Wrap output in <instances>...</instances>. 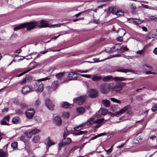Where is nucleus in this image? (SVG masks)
<instances>
[{"label":"nucleus","instance_id":"nucleus-1","mask_svg":"<svg viewBox=\"0 0 157 157\" xmlns=\"http://www.w3.org/2000/svg\"><path fill=\"white\" fill-rule=\"evenodd\" d=\"M38 23L37 22H30L23 23L18 26L15 27L14 29V31L22 29L27 26V29L29 31L32 29H33L35 26L38 25Z\"/></svg>","mask_w":157,"mask_h":157},{"label":"nucleus","instance_id":"nucleus-2","mask_svg":"<svg viewBox=\"0 0 157 157\" xmlns=\"http://www.w3.org/2000/svg\"><path fill=\"white\" fill-rule=\"evenodd\" d=\"M101 92L103 94H108L110 91L111 86L109 84L106 83H102L101 84L99 87Z\"/></svg>","mask_w":157,"mask_h":157},{"label":"nucleus","instance_id":"nucleus-3","mask_svg":"<svg viewBox=\"0 0 157 157\" xmlns=\"http://www.w3.org/2000/svg\"><path fill=\"white\" fill-rule=\"evenodd\" d=\"M125 85V83L124 82L117 83L112 87H111L112 91H114L117 94H121L122 93L121 91Z\"/></svg>","mask_w":157,"mask_h":157},{"label":"nucleus","instance_id":"nucleus-4","mask_svg":"<svg viewBox=\"0 0 157 157\" xmlns=\"http://www.w3.org/2000/svg\"><path fill=\"white\" fill-rule=\"evenodd\" d=\"M102 80L104 82H108L113 80L116 81H122L126 80V78L123 77H115L114 78L111 75H108L103 77Z\"/></svg>","mask_w":157,"mask_h":157},{"label":"nucleus","instance_id":"nucleus-5","mask_svg":"<svg viewBox=\"0 0 157 157\" xmlns=\"http://www.w3.org/2000/svg\"><path fill=\"white\" fill-rule=\"evenodd\" d=\"M86 98L85 95L81 96L79 97L74 98L73 101L74 102H75L77 104L81 105L84 102Z\"/></svg>","mask_w":157,"mask_h":157},{"label":"nucleus","instance_id":"nucleus-6","mask_svg":"<svg viewBox=\"0 0 157 157\" xmlns=\"http://www.w3.org/2000/svg\"><path fill=\"white\" fill-rule=\"evenodd\" d=\"M130 105H128L125 106L123 108H122L119 111H117L115 112V113H113V116H117L118 115H121L123 113L126 112V111H128L130 109Z\"/></svg>","mask_w":157,"mask_h":157},{"label":"nucleus","instance_id":"nucleus-7","mask_svg":"<svg viewBox=\"0 0 157 157\" xmlns=\"http://www.w3.org/2000/svg\"><path fill=\"white\" fill-rule=\"evenodd\" d=\"M34 90L33 87L31 86L26 85L23 87L21 91L22 93L25 94L29 92L34 91Z\"/></svg>","mask_w":157,"mask_h":157},{"label":"nucleus","instance_id":"nucleus-8","mask_svg":"<svg viewBox=\"0 0 157 157\" xmlns=\"http://www.w3.org/2000/svg\"><path fill=\"white\" fill-rule=\"evenodd\" d=\"M43 84L41 82H39L34 85V89L38 92H42L43 90Z\"/></svg>","mask_w":157,"mask_h":157},{"label":"nucleus","instance_id":"nucleus-9","mask_svg":"<svg viewBox=\"0 0 157 157\" xmlns=\"http://www.w3.org/2000/svg\"><path fill=\"white\" fill-rule=\"evenodd\" d=\"M35 112V110L33 109H30L26 111L25 113L28 118L31 119L34 116Z\"/></svg>","mask_w":157,"mask_h":157},{"label":"nucleus","instance_id":"nucleus-10","mask_svg":"<svg viewBox=\"0 0 157 157\" xmlns=\"http://www.w3.org/2000/svg\"><path fill=\"white\" fill-rule=\"evenodd\" d=\"M78 74L73 72H70L67 75L68 80H75L78 77Z\"/></svg>","mask_w":157,"mask_h":157},{"label":"nucleus","instance_id":"nucleus-11","mask_svg":"<svg viewBox=\"0 0 157 157\" xmlns=\"http://www.w3.org/2000/svg\"><path fill=\"white\" fill-rule=\"evenodd\" d=\"M82 127V125L80 124L78 126H76L74 128V130L75 131H77L78 132H75L74 134L75 135H82L83 134L85 133L86 132H87L86 131H79V128H81Z\"/></svg>","mask_w":157,"mask_h":157},{"label":"nucleus","instance_id":"nucleus-12","mask_svg":"<svg viewBox=\"0 0 157 157\" xmlns=\"http://www.w3.org/2000/svg\"><path fill=\"white\" fill-rule=\"evenodd\" d=\"M129 22L132 23L134 25L140 24L143 22L144 21L139 19L135 18H130L128 20Z\"/></svg>","mask_w":157,"mask_h":157},{"label":"nucleus","instance_id":"nucleus-13","mask_svg":"<svg viewBox=\"0 0 157 157\" xmlns=\"http://www.w3.org/2000/svg\"><path fill=\"white\" fill-rule=\"evenodd\" d=\"M46 105L47 108L50 110H53L54 105L52 102L48 99H47L45 100Z\"/></svg>","mask_w":157,"mask_h":157},{"label":"nucleus","instance_id":"nucleus-14","mask_svg":"<svg viewBox=\"0 0 157 157\" xmlns=\"http://www.w3.org/2000/svg\"><path fill=\"white\" fill-rule=\"evenodd\" d=\"M10 117L7 115L0 122V124L2 125H9V122L10 121Z\"/></svg>","mask_w":157,"mask_h":157},{"label":"nucleus","instance_id":"nucleus-15","mask_svg":"<svg viewBox=\"0 0 157 157\" xmlns=\"http://www.w3.org/2000/svg\"><path fill=\"white\" fill-rule=\"evenodd\" d=\"M89 96L91 98H94L97 96L98 93L96 90L92 89L90 90L89 92Z\"/></svg>","mask_w":157,"mask_h":157},{"label":"nucleus","instance_id":"nucleus-16","mask_svg":"<svg viewBox=\"0 0 157 157\" xmlns=\"http://www.w3.org/2000/svg\"><path fill=\"white\" fill-rule=\"evenodd\" d=\"M54 122L58 126H60L62 124V120L59 116L55 117L53 119Z\"/></svg>","mask_w":157,"mask_h":157},{"label":"nucleus","instance_id":"nucleus-17","mask_svg":"<svg viewBox=\"0 0 157 157\" xmlns=\"http://www.w3.org/2000/svg\"><path fill=\"white\" fill-rule=\"evenodd\" d=\"M91 79L94 81L97 82L101 80L102 79V78L100 75H98V74H95L91 75Z\"/></svg>","mask_w":157,"mask_h":157},{"label":"nucleus","instance_id":"nucleus-18","mask_svg":"<svg viewBox=\"0 0 157 157\" xmlns=\"http://www.w3.org/2000/svg\"><path fill=\"white\" fill-rule=\"evenodd\" d=\"M97 121H96L95 118L94 117H91L86 122V123L88 126H91L93 124L96 122Z\"/></svg>","mask_w":157,"mask_h":157},{"label":"nucleus","instance_id":"nucleus-19","mask_svg":"<svg viewBox=\"0 0 157 157\" xmlns=\"http://www.w3.org/2000/svg\"><path fill=\"white\" fill-rule=\"evenodd\" d=\"M122 48V46H120L119 44H116L114 47H113L112 48H109L108 51H107V52H109V51H111L112 52H113L114 51L113 50V49H115V51H117L121 49Z\"/></svg>","mask_w":157,"mask_h":157},{"label":"nucleus","instance_id":"nucleus-20","mask_svg":"<svg viewBox=\"0 0 157 157\" xmlns=\"http://www.w3.org/2000/svg\"><path fill=\"white\" fill-rule=\"evenodd\" d=\"M40 25H39V26L40 28H44L47 27L48 26V22L47 21L44 20H42L40 22Z\"/></svg>","mask_w":157,"mask_h":157},{"label":"nucleus","instance_id":"nucleus-21","mask_svg":"<svg viewBox=\"0 0 157 157\" xmlns=\"http://www.w3.org/2000/svg\"><path fill=\"white\" fill-rule=\"evenodd\" d=\"M104 120V119L103 118H101V119L96 120V121H97V122L95 123H97V124L95 126V128H97L99 127L101 125Z\"/></svg>","mask_w":157,"mask_h":157},{"label":"nucleus","instance_id":"nucleus-22","mask_svg":"<svg viewBox=\"0 0 157 157\" xmlns=\"http://www.w3.org/2000/svg\"><path fill=\"white\" fill-rule=\"evenodd\" d=\"M31 137L29 136L28 134H25L24 135L21 136L20 137V140L22 141L25 142L27 140H29Z\"/></svg>","mask_w":157,"mask_h":157},{"label":"nucleus","instance_id":"nucleus-23","mask_svg":"<svg viewBox=\"0 0 157 157\" xmlns=\"http://www.w3.org/2000/svg\"><path fill=\"white\" fill-rule=\"evenodd\" d=\"M76 111L78 114H82L85 112V109L84 107H81L77 108Z\"/></svg>","mask_w":157,"mask_h":157},{"label":"nucleus","instance_id":"nucleus-24","mask_svg":"<svg viewBox=\"0 0 157 157\" xmlns=\"http://www.w3.org/2000/svg\"><path fill=\"white\" fill-rule=\"evenodd\" d=\"M118 10V9L116 6L113 7H110L109 8V11L110 13H112L113 14H115Z\"/></svg>","mask_w":157,"mask_h":157},{"label":"nucleus","instance_id":"nucleus-25","mask_svg":"<svg viewBox=\"0 0 157 157\" xmlns=\"http://www.w3.org/2000/svg\"><path fill=\"white\" fill-rule=\"evenodd\" d=\"M62 107L65 108H70L73 106V105L69 104L67 102H65L62 104Z\"/></svg>","mask_w":157,"mask_h":157},{"label":"nucleus","instance_id":"nucleus-26","mask_svg":"<svg viewBox=\"0 0 157 157\" xmlns=\"http://www.w3.org/2000/svg\"><path fill=\"white\" fill-rule=\"evenodd\" d=\"M102 102L103 105L106 107H108L109 106L110 102L109 100L106 99L102 100Z\"/></svg>","mask_w":157,"mask_h":157},{"label":"nucleus","instance_id":"nucleus-27","mask_svg":"<svg viewBox=\"0 0 157 157\" xmlns=\"http://www.w3.org/2000/svg\"><path fill=\"white\" fill-rule=\"evenodd\" d=\"M63 140L65 145H68L71 142V139L69 138H67L66 139L65 138H64L63 139Z\"/></svg>","mask_w":157,"mask_h":157},{"label":"nucleus","instance_id":"nucleus-28","mask_svg":"<svg viewBox=\"0 0 157 157\" xmlns=\"http://www.w3.org/2000/svg\"><path fill=\"white\" fill-rule=\"evenodd\" d=\"M56 77L58 79H60L63 78L64 76V72H60L57 74Z\"/></svg>","mask_w":157,"mask_h":157},{"label":"nucleus","instance_id":"nucleus-29","mask_svg":"<svg viewBox=\"0 0 157 157\" xmlns=\"http://www.w3.org/2000/svg\"><path fill=\"white\" fill-rule=\"evenodd\" d=\"M40 132V130L39 129H34L29 132V134L31 136L35 134L39 133Z\"/></svg>","mask_w":157,"mask_h":157},{"label":"nucleus","instance_id":"nucleus-30","mask_svg":"<svg viewBox=\"0 0 157 157\" xmlns=\"http://www.w3.org/2000/svg\"><path fill=\"white\" fill-rule=\"evenodd\" d=\"M119 33V35L122 36H124L126 34L125 31L123 29H119L117 32V33Z\"/></svg>","mask_w":157,"mask_h":157},{"label":"nucleus","instance_id":"nucleus-31","mask_svg":"<svg viewBox=\"0 0 157 157\" xmlns=\"http://www.w3.org/2000/svg\"><path fill=\"white\" fill-rule=\"evenodd\" d=\"M116 71L117 72H124V73H127L128 72H132V70H130L128 69H119L116 70Z\"/></svg>","mask_w":157,"mask_h":157},{"label":"nucleus","instance_id":"nucleus-32","mask_svg":"<svg viewBox=\"0 0 157 157\" xmlns=\"http://www.w3.org/2000/svg\"><path fill=\"white\" fill-rule=\"evenodd\" d=\"M59 82L58 81H54L52 84V87L54 90H56V88L58 86Z\"/></svg>","mask_w":157,"mask_h":157},{"label":"nucleus","instance_id":"nucleus-33","mask_svg":"<svg viewBox=\"0 0 157 157\" xmlns=\"http://www.w3.org/2000/svg\"><path fill=\"white\" fill-rule=\"evenodd\" d=\"M33 141L35 143H38L40 141V138L38 135L35 136L33 139Z\"/></svg>","mask_w":157,"mask_h":157},{"label":"nucleus","instance_id":"nucleus-34","mask_svg":"<svg viewBox=\"0 0 157 157\" xmlns=\"http://www.w3.org/2000/svg\"><path fill=\"white\" fill-rule=\"evenodd\" d=\"M46 144L49 146H50L54 144V143L52 141L50 140L49 137H48L46 139Z\"/></svg>","mask_w":157,"mask_h":157},{"label":"nucleus","instance_id":"nucleus-35","mask_svg":"<svg viewBox=\"0 0 157 157\" xmlns=\"http://www.w3.org/2000/svg\"><path fill=\"white\" fill-rule=\"evenodd\" d=\"M92 10H92V9H89V10H88L84 11H82V12H79V13H78L75 14L74 16H75L76 17H78L79 16H80L81 14L82 13H88L90 12V11H92Z\"/></svg>","mask_w":157,"mask_h":157},{"label":"nucleus","instance_id":"nucleus-36","mask_svg":"<svg viewBox=\"0 0 157 157\" xmlns=\"http://www.w3.org/2000/svg\"><path fill=\"white\" fill-rule=\"evenodd\" d=\"M118 16H123L124 15V13L123 11L121 10H118L117 11L115 14Z\"/></svg>","mask_w":157,"mask_h":157},{"label":"nucleus","instance_id":"nucleus-37","mask_svg":"<svg viewBox=\"0 0 157 157\" xmlns=\"http://www.w3.org/2000/svg\"><path fill=\"white\" fill-rule=\"evenodd\" d=\"M63 117L64 118H68L70 116L68 112H63L62 113Z\"/></svg>","mask_w":157,"mask_h":157},{"label":"nucleus","instance_id":"nucleus-38","mask_svg":"<svg viewBox=\"0 0 157 157\" xmlns=\"http://www.w3.org/2000/svg\"><path fill=\"white\" fill-rule=\"evenodd\" d=\"M129 6L130 8L133 10H135L136 9V7L134 3H130Z\"/></svg>","mask_w":157,"mask_h":157},{"label":"nucleus","instance_id":"nucleus-39","mask_svg":"<svg viewBox=\"0 0 157 157\" xmlns=\"http://www.w3.org/2000/svg\"><path fill=\"white\" fill-rule=\"evenodd\" d=\"M110 100H111V101H113L114 102L117 103L118 104H120L121 102L120 101L116 99H115L113 98H110Z\"/></svg>","mask_w":157,"mask_h":157},{"label":"nucleus","instance_id":"nucleus-40","mask_svg":"<svg viewBox=\"0 0 157 157\" xmlns=\"http://www.w3.org/2000/svg\"><path fill=\"white\" fill-rule=\"evenodd\" d=\"M32 69H29L28 70H27L25 71H24V72H22V73H20L19 75H17L16 76L17 77H19L21 76L24 75L25 74L28 73L29 71H30Z\"/></svg>","mask_w":157,"mask_h":157},{"label":"nucleus","instance_id":"nucleus-41","mask_svg":"<svg viewBox=\"0 0 157 157\" xmlns=\"http://www.w3.org/2000/svg\"><path fill=\"white\" fill-rule=\"evenodd\" d=\"M19 117H15L13 118L12 122L13 123L16 124L19 121Z\"/></svg>","mask_w":157,"mask_h":157},{"label":"nucleus","instance_id":"nucleus-42","mask_svg":"<svg viewBox=\"0 0 157 157\" xmlns=\"http://www.w3.org/2000/svg\"><path fill=\"white\" fill-rule=\"evenodd\" d=\"M11 147L13 149H15L17 148V142H14L12 143L11 144Z\"/></svg>","mask_w":157,"mask_h":157},{"label":"nucleus","instance_id":"nucleus-43","mask_svg":"<svg viewBox=\"0 0 157 157\" xmlns=\"http://www.w3.org/2000/svg\"><path fill=\"white\" fill-rule=\"evenodd\" d=\"M70 134L69 132L68 131L67 129H66L65 130L64 133L63 134V138H65L67 136H68Z\"/></svg>","mask_w":157,"mask_h":157},{"label":"nucleus","instance_id":"nucleus-44","mask_svg":"<svg viewBox=\"0 0 157 157\" xmlns=\"http://www.w3.org/2000/svg\"><path fill=\"white\" fill-rule=\"evenodd\" d=\"M6 155V153L2 150H0V157H5Z\"/></svg>","mask_w":157,"mask_h":157},{"label":"nucleus","instance_id":"nucleus-45","mask_svg":"<svg viewBox=\"0 0 157 157\" xmlns=\"http://www.w3.org/2000/svg\"><path fill=\"white\" fill-rule=\"evenodd\" d=\"M34 120L37 122L39 123L40 122L41 119L39 116H36L34 117Z\"/></svg>","mask_w":157,"mask_h":157},{"label":"nucleus","instance_id":"nucleus-46","mask_svg":"<svg viewBox=\"0 0 157 157\" xmlns=\"http://www.w3.org/2000/svg\"><path fill=\"white\" fill-rule=\"evenodd\" d=\"M20 106L21 109H26L27 107V106L25 103H21Z\"/></svg>","mask_w":157,"mask_h":157},{"label":"nucleus","instance_id":"nucleus-47","mask_svg":"<svg viewBox=\"0 0 157 157\" xmlns=\"http://www.w3.org/2000/svg\"><path fill=\"white\" fill-rule=\"evenodd\" d=\"M108 112V110L105 109H102L101 111V114L102 115L106 114Z\"/></svg>","mask_w":157,"mask_h":157},{"label":"nucleus","instance_id":"nucleus-48","mask_svg":"<svg viewBox=\"0 0 157 157\" xmlns=\"http://www.w3.org/2000/svg\"><path fill=\"white\" fill-rule=\"evenodd\" d=\"M80 75L82 77H84L87 78H91V75H90L80 74Z\"/></svg>","mask_w":157,"mask_h":157},{"label":"nucleus","instance_id":"nucleus-49","mask_svg":"<svg viewBox=\"0 0 157 157\" xmlns=\"http://www.w3.org/2000/svg\"><path fill=\"white\" fill-rule=\"evenodd\" d=\"M15 113L17 115H20L23 113V112L19 109L16 110Z\"/></svg>","mask_w":157,"mask_h":157},{"label":"nucleus","instance_id":"nucleus-50","mask_svg":"<svg viewBox=\"0 0 157 157\" xmlns=\"http://www.w3.org/2000/svg\"><path fill=\"white\" fill-rule=\"evenodd\" d=\"M40 100L38 99L35 101V105L36 107H38L40 105Z\"/></svg>","mask_w":157,"mask_h":157},{"label":"nucleus","instance_id":"nucleus-51","mask_svg":"<svg viewBox=\"0 0 157 157\" xmlns=\"http://www.w3.org/2000/svg\"><path fill=\"white\" fill-rule=\"evenodd\" d=\"M154 33H152V37H155L157 36V30L155 29L154 30Z\"/></svg>","mask_w":157,"mask_h":157},{"label":"nucleus","instance_id":"nucleus-52","mask_svg":"<svg viewBox=\"0 0 157 157\" xmlns=\"http://www.w3.org/2000/svg\"><path fill=\"white\" fill-rule=\"evenodd\" d=\"M114 144L112 146V147L108 150H106V152L107 153L109 154V153L111 152L112 151V150H113L112 147H113V146H114Z\"/></svg>","mask_w":157,"mask_h":157},{"label":"nucleus","instance_id":"nucleus-53","mask_svg":"<svg viewBox=\"0 0 157 157\" xmlns=\"http://www.w3.org/2000/svg\"><path fill=\"white\" fill-rule=\"evenodd\" d=\"M77 71L81 73H87L88 71V70H77L75 71Z\"/></svg>","mask_w":157,"mask_h":157},{"label":"nucleus","instance_id":"nucleus-54","mask_svg":"<svg viewBox=\"0 0 157 157\" xmlns=\"http://www.w3.org/2000/svg\"><path fill=\"white\" fill-rule=\"evenodd\" d=\"M50 79V78L48 77H46L45 78H42L41 79H38V81H45V80H49Z\"/></svg>","mask_w":157,"mask_h":157},{"label":"nucleus","instance_id":"nucleus-55","mask_svg":"<svg viewBox=\"0 0 157 157\" xmlns=\"http://www.w3.org/2000/svg\"><path fill=\"white\" fill-rule=\"evenodd\" d=\"M152 111L153 112H154L156 110H157V104H155L153 107L151 109Z\"/></svg>","mask_w":157,"mask_h":157},{"label":"nucleus","instance_id":"nucleus-56","mask_svg":"<svg viewBox=\"0 0 157 157\" xmlns=\"http://www.w3.org/2000/svg\"><path fill=\"white\" fill-rule=\"evenodd\" d=\"M151 39V38L150 36V33H148L146 36L145 39L146 40H148Z\"/></svg>","mask_w":157,"mask_h":157},{"label":"nucleus","instance_id":"nucleus-57","mask_svg":"<svg viewBox=\"0 0 157 157\" xmlns=\"http://www.w3.org/2000/svg\"><path fill=\"white\" fill-rule=\"evenodd\" d=\"M122 37L123 36H122L118 37L117 39V40L118 41L121 42L123 40Z\"/></svg>","mask_w":157,"mask_h":157},{"label":"nucleus","instance_id":"nucleus-58","mask_svg":"<svg viewBox=\"0 0 157 157\" xmlns=\"http://www.w3.org/2000/svg\"><path fill=\"white\" fill-rule=\"evenodd\" d=\"M139 140L137 139L136 138H134L132 140V142L133 143H134L136 144H137L139 143Z\"/></svg>","mask_w":157,"mask_h":157},{"label":"nucleus","instance_id":"nucleus-59","mask_svg":"<svg viewBox=\"0 0 157 157\" xmlns=\"http://www.w3.org/2000/svg\"><path fill=\"white\" fill-rule=\"evenodd\" d=\"M149 18L152 20H155L157 19V17L154 16H151L149 17Z\"/></svg>","mask_w":157,"mask_h":157},{"label":"nucleus","instance_id":"nucleus-60","mask_svg":"<svg viewBox=\"0 0 157 157\" xmlns=\"http://www.w3.org/2000/svg\"><path fill=\"white\" fill-rule=\"evenodd\" d=\"M144 50V49H142V50H140V51H137L136 52V53L137 54H138L142 55L144 53V52H143Z\"/></svg>","mask_w":157,"mask_h":157},{"label":"nucleus","instance_id":"nucleus-61","mask_svg":"<svg viewBox=\"0 0 157 157\" xmlns=\"http://www.w3.org/2000/svg\"><path fill=\"white\" fill-rule=\"evenodd\" d=\"M105 135V133H100L99 134H98V135H96V136L97 138L98 137L101 136H102Z\"/></svg>","mask_w":157,"mask_h":157},{"label":"nucleus","instance_id":"nucleus-62","mask_svg":"<svg viewBox=\"0 0 157 157\" xmlns=\"http://www.w3.org/2000/svg\"><path fill=\"white\" fill-rule=\"evenodd\" d=\"M143 67H146L149 68V70H152V68L151 67L146 65V64H144L143 65Z\"/></svg>","mask_w":157,"mask_h":157},{"label":"nucleus","instance_id":"nucleus-63","mask_svg":"<svg viewBox=\"0 0 157 157\" xmlns=\"http://www.w3.org/2000/svg\"><path fill=\"white\" fill-rule=\"evenodd\" d=\"M63 145H65L64 144L63 142V140L62 141V142L60 143L59 144V148L62 147V146Z\"/></svg>","mask_w":157,"mask_h":157},{"label":"nucleus","instance_id":"nucleus-64","mask_svg":"<svg viewBox=\"0 0 157 157\" xmlns=\"http://www.w3.org/2000/svg\"><path fill=\"white\" fill-rule=\"evenodd\" d=\"M154 53L155 54L157 55V47L155 48L153 51Z\"/></svg>","mask_w":157,"mask_h":157}]
</instances>
